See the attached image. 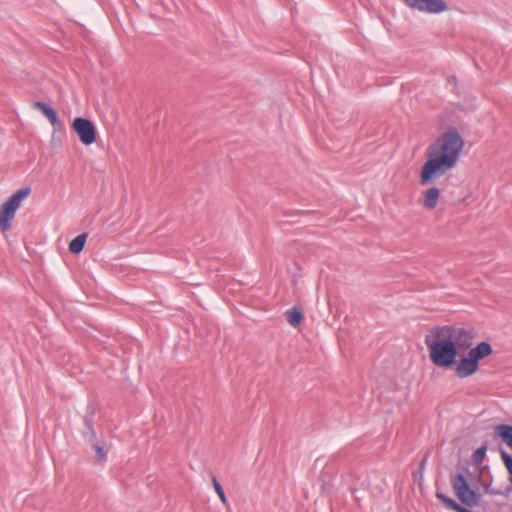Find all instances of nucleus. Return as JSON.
I'll list each match as a JSON object with an SVG mask.
<instances>
[{
    "label": "nucleus",
    "mask_w": 512,
    "mask_h": 512,
    "mask_svg": "<svg viewBox=\"0 0 512 512\" xmlns=\"http://www.w3.org/2000/svg\"><path fill=\"white\" fill-rule=\"evenodd\" d=\"M88 234L82 233L78 236H76L70 243H69V251L73 254H79L83 251L86 240H87Z\"/></svg>",
    "instance_id": "nucleus-15"
},
{
    "label": "nucleus",
    "mask_w": 512,
    "mask_h": 512,
    "mask_svg": "<svg viewBox=\"0 0 512 512\" xmlns=\"http://www.w3.org/2000/svg\"><path fill=\"white\" fill-rule=\"evenodd\" d=\"M455 365V374L459 378H467L476 373L479 368V365L468 354L461 358L459 362L456 361Z\"/></svg>",
    "instance_id": "nucleus-9"
},
{
    "label": "nucleus",
    "mask_w": 512,
    "mask_h": 512,
    "mask_svg": "<svg viewBox=\"0 0 512 512\" xmlns=\"http://www.w3.org/2000/svg\"><path fill=\"white\" fill-rule=\"evenodd\" d=\"M50 124L55 131H61L64 127L63 122L59 119V117H56L55 121L53 120Z\"/></svg>",
    "instance_id": "nucleus-21"
},
{
    "label": "nucleus",
    "mask_w": 512,
    "mask_h": 512,
    "mask_svg": "<svg viewBox=\"0 0 512 512\" xmlns=\"http://www.w3.org/2000/svg\"><path fill=\"white\" fill-rule=\"evenodd\" d=\"M94 416H95V408L92 406H88L85 416H84V425L88 429V433H84V437L89 442H93L96 439V432L94 429Z\"/></svg>",
    "instance_id": "nucleus-11"
},
{
    "label": "nucleus",
    "mask_w": 512,
    "mask_h": 512,
    "mask_svg": "<svg viewBox=\"0 0 512 512\" xmlns=\"http://www.w3.org/2000/svg\"><path fill=\"white\" fill-rule=\"evenodd\" d=\"M425 344L429 351L431 362L441 368H451L456 364L457 347L451 340V334L444 331L442 326L434 327L429 335L425 336Z\"/></svg>",
    "instance_id": "nucleus-3"
},
{
    "label": "nucleus",
    "mask_w": 512,
    "mask_h": 512,
    "mask_svg": "<svg viewBox=\"0 0 512 512\" xmlns=\"http://www.w3.org/2000/svg\"><path fill=\"white\" fill-rule=\"evenodd\" d=\"M460 472L450 476L454 495L460 501L452 499L444 493L436 492V497L443 505L454 512H473L469 508L479 506L482 495L476 490L481 481V470L471 472L468 467H459Z\"/></svg>",
    "instance_id": "nucleus-2"
},
{
    "label": "nucleus",
    "mask_w": 512,
    "mask_h": 512,
    "mask_svg": "<svg viewBox=\"0 0 512 512\" xmlns=\"http://www.w3.org/2000/svg\"><path fill=\"white\" fill-rule=\"evenodd\" d=\"M440 190L437 187H431L424 193L422 205L428 209L433 210L438 203Z\"/></svg>",
    "instance_id": "nucleus-13"
},
{
    "label": "nucleus",
    "mask_w": 512,
    "mask_h": 512,
    "mask_svg": "<svg viewBox=\"0 0 512 512\" xmlns=\"http://www.w3.org/2000/svg\"><path fill=\"white\" fill-rule=\"evenodd\" d=\"M411 9L429 14H439L449 10L444 0H403Z\"/></svg>",
    "instance_id": "nucleus-7"
},
{
    "label": "nucleus",
    "mask_w": 512,
    "mask_h": 512,
    "mask_svg": "<svg viewBox=\"0 0 512 512\" xmlns=\"http://www.w3.org/2000/svg\"><path fill=\"white\" fill-rule=\"evenodd\" d=\"M72 130L77 134L79 140L88 146L96 141L97 131L94 123L87 118L76 117L72 122Z\"/></svg>",
    "instance_id": "nucleus-6"
},
{
    "label": "nucleus",
    "mask_w": 512,
    "mask_h": 512,
    "mask_svg": "<svg viewBox=\"0 0 512 512\" xmlns=\"http://www.w3.org/2000/svg\"><path fill=\"white\" fill-rule=\"evenodd\" d=\"M501 460L508 472L509 484L505 487L504 491L497 490L491 487L492 481L483 484L485 493L490 495H503L509 497L512 493V455L505 450L500 451Z\"/></svg>",
    "instance_id": "nucleus-8"
},
{
    "label": "nucleus",
    "mask_w": 512,
    "mask_h": 512,
    "mask_svg": "<svg viewBox=\"0 0 512 512\" xmlns=\"http://www.w3.org/2000/svg\"><path fill=\"white\" fill-rule=\"evenodd\" d=\"M212 482H213L214 489H215L217 495L219 496L220 500L222 501V503L226 504L227 498L225 496L224 490L215 476L212 478Z\"/></svg>",
    "instance_id": "nucleus-18"
},
{
    "label": "nucleus",
    "mask_w": 512,
    "mask_h": 512,
    "mask_svg": "<svg viewBox=\"0 0 512 512\" xmlns=\"http://www.w3.org/2000/svg\"><path fill=\"white\" fill-rule=\"evenodd\" d=\"M487 449H488V445H487V443H485V444L481 445L480 447H478L472 455V461L477 470L482 471L484 469L489 468L488 466L482 467V463L486 456Z\"/></svg>",
    "instance_id": "nucleus-14"
},
{
    "label": "nucleus",
    "mask_w": 512,
    "mask_h": 512,
    "mask_svg": "<svg viewBox=\"0 0 512 512\" xmlns=\"http://www.w3.org/2000/svg\"><path fill=\"white\" fill-rule=\"evenodd\" d=\"M464 144L461 134L454 127L441 134L427 149V161L421 169L420 183L430 184L454 168Z\"/></svg>",
    "instance_id": "nucleus-1"
},
{
    "label": "nucleus",
    "mask_w": 512,
    "mask_h": 512,
    "mask_svg": "<svg viewBox=\"0 0 512 512\" xmlns=\"http://www.w3.org/2000/svg\"><path fill=\"white\" fill-rule=\"evenodd\" d=\"M50 124L55 131H61L64 127L63 122L59 119V117H56L55 121L53 120Z\"/></svg>",
    "instance_id": "nucleus-20"
},
{
    "label": "nucleus",
    "mask_w": 512,
    "mask_h": 512,
    "mask_svg": "<svg viewBox=\"0 0 512 512\" xmlns=\"http://www.w3.org/2000/svg\"><path fill=\"white\" fill-rule=\"evenodd\" d=\"M492 353L493 348L491 344L486 341L478 343L475 347H470L468 351V355L473 358L478 365L480 360L490 356Z\"/></svg>",
    "instance_id": "nucleus-10"
},
{
    "label": "nucleus",
    "mask_w": 512,
    "mask_h": 512,
    "mask_svg": "<svg viewBox=\"0 0 512 512\" xmlns=\"http://www.w3.org/2000/svg\"><path fill=\"white\" fill-rule=\"evenodd\" d=\"M34 108L38 109L43 113V115L49 120L51 123L55 118L58 117L57 111L44 102H35Z\"/></svg>",
    "instance_id": "nucleus-17"
},
{
    "label": "nucleus",
    "mask_w": 512,
    "mask_h": 512,
    "mask_svg": "<svg viewBox=\"0 0 512 512\" xmlns=\"http://www.w3.org/2000/svg\"><path fill=\"white\" fill-rule=\"evenodd\" d=\"M92 446L95 450L97 461H99V462L104 461L106 458V453H105L103 447L96 443H93Z\"/></svg>",
    "instance_id": "nucleus-19"
},
{
    "label": "nucleus",
    "mask_w": 512,
    "mask_h": 512,
    "mask_svg": "<svg viewBox=\"0 0 512 512\" xmlns=\"http://www.w3.org/2000/svg\"><path fill=\"white\" fill-rule=\"evenodd\" d=\"M285 314L287 322L293 327H298L304 319L303 313L297 308H291Z\"/></svg>",
    "instance_id": "nucleus-16"
},
{
    "label": "nucleus",
    "mask_w": 512,
    "mask_h": 512,
    "mask_svg": "<svg viewBox=\"0 0 512 512\" xmlns=\"http://www.w3.org/2000/svg\"><path fill=\"white\" fill-rule=\"evenodd\" d=\"M31 189L23 187L13 193L0 207V231L5 232L11 229V221L21 202L29 196Z\"/></svg>",
    "instance_id": "nucleus-4"
},
{
    "label": "nucleus",
    "mask_w": 512,
    "mask_h": 512,
    "mask_svg": "<svg viewBox=\"0 0 512 512\" xmlns=\"http://www.w3.org/2000/svg\"><path fill=\"white\" fill-rule=\"evenodd\" d=\"M494 433L498 436L503 443H505L512 450V425L499 424L495 426Z\"/></svg>",
    "instance_id": "nucleus-12"
},
{
    "label": "nucleus",
    "mask_w": 512,
    "mask_h": 512,
    "mask_svg": "<svg viewBox=\"0 0 512 512\" xmlns=\"http://www.w3.org/2000/svg\"><path fill=\"white\" fill-rule=\"evenodd\" d=\"M442 328L448 334H451V340L457 347V352L468 350L475 338V331L473 328L466 329L455 325H443Z\"/></svg>",
    "instance_id": "nucleus-5"
}]
</instances>
